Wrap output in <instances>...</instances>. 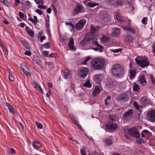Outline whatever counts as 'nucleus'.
<instances>
[{
    "instance_id": "f8f14e48",
    "label": "nucleus",
    "mask_w": 155,
    "mask_h": 155,
    "mask_svg": "<svg viewBox=\"0 0 155 155\" xmlns=\"http://www.w3.org/2000/svg\"><path fill=\"white\" fill-rule=\"evenodd\" d=\"M74 40L72 38H71L69 40L68 46L70 50L73 51H75L76 48L74 46Z\"/></svg>"
},
{
    "instance_id": "c756f323",
    "label": "nucleus",
    "mask_w": 155,
    "mask_h": 155,
    "mask_svg": "<svg viewBox=\"0 0 155 155\" xmlns=\"http://www.w3.org/2000/svg\"><path fill=\"white\" fill-rule=\"evenodd\" d=\"M20 69L27 76H29L31 75V73L25 70V68L22 66H20Z\"/></svg>"
},
{
    "instance_id": "20e7f679",
    "label": "nucleus",
    "mask_w": 155,
    "mask_h": 155,
    "mask_svg": "<svg viewBox=\"0 0 155 155\" xmlns=\"http://www.w3.org/2000/svg\"><path fill=\"white\" fill-rule=\"evenodd\" d=\"M78 75L82 79H84L89 72V70L87 67H81L79 70Z\"/></svg>"
},
{
    "instance_id": "f704fd0d",
    "label": "nucleus",
    "mask_w": 155,
    "mask_h": 155,
    "mask_svg": "<svg viewBox=\"0 0 155 155\" xmlns=\"http://www.w3.org/2000/svg\"><path fill=\"white\" fill-rule=\"evenodd\" d=\"M92 43L101 49H103L104 48V47L103 46L99 44L98 42L96 41H92Z\"/></svg>"
},
{
    "instance_id": "412c9836",
    "label": "nucleus",
    "mask_w": 155,
    "mask_h": 155,
    "mask_svg": "<svg viewBox=\"0 0 155 155\" xmlns=\"http://www.w3.org/2000/svg\"><path fill=\"white\" fill-rule=\"evenodd\" d=\"M84 3L87 6L91 8H93L98 5V4L96 3H91L89 2L88 0H85L84 2Z\"/></svg>"
},
{
    "instance_id": "603ef678",
    "label": "nucleus",
    "mask_w": 155,
    "mask_h": 155,
    "mask_svg": "<svg viewBox=\"0 0 155 155\" xmlns=\"http://www.w3.org/2000/svg\"><path fill=\"white\" fill-rule=\"evenodd\" d=\"M136 141L139 144H142L144 142V141L142 139H137L136 140Z\"/></svg>"
},
{
    "instance_id": "9b49d317",
    "label": "nucleus",
    "mask_w": 155,
    "mask_h": 155,
    "mask_svg": "<svg viewBox=\"0 0 155 155\" xmlns=\"http://www.w3.org/2000/svg\"><path fill=\"white\" fill-rule=\"evenodd\" d=\"M123 29L125 31H130L132 34H135L136 33V31L137 29V27H122Z\"/></svg>"
},
{
    "instance_id": "052dcab7",
    "label": "nucleus",
    "mask_w": 155,
    "mask_h": 155,
    "mask_svg": "<svg viewBox=\"0 0 155 155\" xmlns=\"http://www.w3.org/2000/svg\"><path fill=\"white\" fill-rule=\"evenodd\" d=\"M67 39H65V38H63L62 37H61L60 38V41L62 42V43H64V44H65L66 43H65V41Z\"/></svg>"
},
{
    "instance_id": "9d476101",
    "label": "nucleus",
    "mask_w": 155,
    "mask_h": 155,
    "mask_svg": "<svg viewBox=\"0 0 155 155\" xmlns=\"http://www.w3.org/2000/svg\"><path fill=\"white\" fill-rule=\"evenodd\" d=\"M133 113V110L131 109H129L123 115L122 117L123 119L127 121L129 120L130 117H132Z\"/></svg>"
},
{
    "instance_id": "e433bc0d",
    "label": "nucleus",
    "mask_w": 155,
    "mask_h": 155,
    "mask_svg": "<svg viewBox=\"0 0 155 155\" xmlns=\"http://www.w3.org/2000/svg\"><path fill=\"white\" fill-rule=\"evenodd\" d=\"M110 97L107 96L104 100V104L106 106H108L110 102Z\"/></svg>"
},
{
    "instance_id": "3c124183",
    "label": "nucleus",
    "mask_w": 155,
    "mask_h": 155,
    "mask_svg": "<svg viewBox=\"0 0 155 155\" xmlns=\"http://www.w3.org/2000/svg\"><path fill=\"white\" fill-rule=\"evenodd\" d=\"M36 124L38 128L42 129L43 128V126L41 124L38 123L37 121H36Z\"/></svg>"
},
{
    "instance_id": "79ce46f5",
    "label": "nucleus",
    "mask_w": 155,
    "mask_h": 155,
    "mask_svg": "<svg viewBox=\"0 0 155 155\" xmlns=\"http://www.w3.org/2000/svg\"><path fill=\"white\" fill-rule=\"evenodd\" d=\"M140 88L139 86L137 84H135L133 87V91H134L137 92Z\"/></svg>"
},
{
    "instance_id": "6e6d98bb",
    "label": "nucleus",
    "mask_w": 155,
    "mask_h": 155,
    "mask_svg": "<svg viewBox=\"0 0 155 155\" xmlns=\"http://www.w3.org/2000/svg\"><path fill=\"white\" fill-rule=\"evenodd\" d=\"M69 116L70 119L72 121H74L75 120V118L74 115L72 114H69Z\"/></svg>"
},
{
    "instance_id": "7c9ffc66",
    "label": "nucleus",
    "mask_w": 155,
    "mask_h": 155,
    "mask_svg": "<svg viewBox=\"0 0 155 155\" xmlns=\"http://www.w3.org/2000/svg\"><path fill=\"white\" fill-rule=\"evenodd\" d=\"M151 135V133L147 130H143L141 133V137H145V135L147 136Z\"/></svg>"
},
{
    "instance_id": "7ed1b4c3",
    "label": "nucleus",
    "mask_w": 155,
    "mask_h": 155,
    "mask_svg": "<svg viewBox=\"0 0 155 155\" xmlns=\"http://www.w3.org/2000/svg\"><path fill=\"white\" fill-rule=\"evenodd\" d=\"M136 63L142 68H145L148 66L149 64V62L147 57H146L143 59L139 60L138 57L135 59Z\"/></svg>"
},
{
    "instance_id": "c9c22d12",
    "label": "nucleus",
    "mask_w": 155,
    "mask_h": 155,
    "mask_svg": "<svg viewBox=\"0 0 155 155\" xmlns=\"http://www.w3.org/2000/svg\"><path fill=\"white\" fill-rule=\"evenodd\" d=\"M136 71H135L132 70L130 71L129 73L130 74V77L131 79L134 78V76L136 74Z\"/></svg>"
},
{
    "instance_id": "8fccbe9b",
    "label": "nucleus",
    "mask_w": 155,
    "mask_h": 155,
    "mask_svg": "<svg viewBox=\"0 0 155 155\" xmlns=\"http://www.w3.org/2000/svg\"><path fill=\"white\" fill-rule=\"evenodd\" d=\"M37 4L43 5L44 4V1L43 0H35Z\"/></svg>"
},
{
    "instance_id": "58836bf2",
    "label": "nucleus",
    "mask_w": 155,
    "mask_h": 155,
    "mask_svg": "<svg viewBox=\"0 0 155 155\" xmlns=\"http://www.w3.org/2000/svg\"><path fill=\"white\" fill-rule=\"evenodd\" d=\"M116 0H105L106 3L108 5H113L115 3Z\"/></svg>"
},
{
    "instance_id": "c03bdc74",
    "label": "nucleus",
    "mask_w": 155,
    "mask_h": 155,
    "mask_svg": "<svg viewBox=\"0 0 155 155\" xmlns=\"http://www.w3.org/2000/svg\"><path fill=\"white\" fill-rule=\"evenodd\" d=\"M150 78L152 81L153 84H155V78H154L153 75H150Z\"/></svg>"
},
{
    "instance_id": "4468645a",
    "label": "nucleus",
    "mask_w": 155,
    "mask_h": 155,
    "mask_svg": "<svg viewBox=\"0 0 155 155\" xmlns=\"http://www.w3.org/2000/svg\"><path fill=\"white\" fill-rule=\"evenodd\" d=\"M83 11V6L80 4L76 5L74 10V12L76 14H78Z\"/></svg>"
},
{
    "instance_id": "5701e85b",
    "label": "nucleus",
    "mask_w": 155,
    "mask_h": 155,
    "mask_svg": "<svg viewBox=\"0 0 155 155\" xmlns=\"http://www.w3.org/2000/svg\"><path fill=\"white\" fill-rule=\"evenodd\" d=\"M120 33V30L116 28H114L111 33L112 35L113 36H117Z\"/></svg>"
},
{
    "instance_id": "cd10ccee",
    "label": "nucleus",
    "mask_w": 155,
    "mask_h": 155,
    "mask_svg": "<svg viewBox=\"0 0 155 155\" xmlns=\"http://www.w3.org/2000/svg\"><path fill=\"white\" fill-rule=\"evenodd\" d=\"M104 141L105 142L107 146L112 144L113 143V140L112 139L109 138H106L104 139Z\"/></svg>"
},
{
    "instance_id": "37998d69",
    "label": "nucleus",
    "mask_w": 155,
    "mask_h": 155,
    "mask_svg": "<svg viewBox=\"0 0 155 155\" xmlns=\"http://www.w3.org/2000/svg\"><path fill=\"white\" fill-rule=\"evenodd\" d=\"M86 148L84 147L83 148L80 150V153L81 155H87L86 151Z\"/></svg>"
},
{
    "instance_id": "a18cd8bd",
    "label": "nucleus",
    "mask_w": 155,
    "mask_h": 155,
    "mask_svg": "<svg viewBox=\"0 0 155 155\" xmlns=\"http://www.w3.org/2000/svg\"><path fill=\"white\" fill-rule=\"evenodd\" d=\"M91 59V58L90 57H87L82 62L81 64H86L87 62Z\"/></svg>"
},
{
    "instance_id": "c85d7f7f",
    "label": "nucleus",
    "mask_w": 155,
    "mask_h": 155,
    "mask_svg": "<svg viewBox=\"0 0 155 155\" xmlns=\"http://www.w3.org/2000/svg\"><path fill=\"white\" fill-rule=\"evenodd\" d=\"M33 85L34 86L35 89H38V90L40 91L43 94H44L43 92V90L41 87L37 83L35 82H34L33 84Z\"/></svg>"
},
{
    "instance_id": "f3484780",
    "label": "nucleus",
    "mask_w": 155,
    "mask_h": 155,
    "mask_svg": "<svg viewBox=\"0 0 155 155\" xmlns=\"http://www.w3.org/2000/svg\"><path fill=\"white\" fill-rule=\"evenodd\" d=\"M140 83L143 86L146 85L147 84V81L145 78V76L144 74H141L140 76Z\"/></svg>"
},
{
    "instance_id": "09e8293b",
    "label": "nucleus",
    "mask_w": 155,
    "mask_h": 155,
    "mask_svg": "<svg viewBox=\"0 0 155 155\" xmlns=\"http://www.w3.org/2000/svg\"><path fill=\"white\" fill-rule=\"evenodd\" d=\"M27 33L31 37H33L34 36V33L33 31L31 30H30L29 31H27Z\"/></svg>"
},
{
    "instance_id": "bf43d9fd",
    "label": "nucleus",
    "mask_w": 155,
    "mask_h": 155,
    "mask_svg": "<svg viewBox=\"0 0 155 155\" xmlns=\"http://www.w3.org/2000/svg\"><path fill=\"white\" fill-rule=\"evenodd\" d=\"M57 56V54L56 53H51L49 55L48 57L51 58H55Z\"/></svg>"
},
{
    "instance_id": "473e14b6",
    "label": "nucleus",
    "mask_w": 155,
    "mask_h": 155,
    "mask_svg": "<svg viewBox=\"0 0 155 155\" xmlns=\"http://www.w3.org/2000/svg\"><path fill=\"white\" fill-rule=\"evenodd\" d=\"M116 17L117 20L120 22H123L124 21V19L123 17L120 14L116 15Z\"/></svg>"
},
{
    "instance_id": "49530a36",
    "label": "nucleus",
    "mask_w": 155,
    "mask_h": 155,
    "mask_svg": "<svg viewBox=\"0 0 155 155\" xmlns=\"http://www.w3.org/2000/svg\"><path fill=\"white\" fill-rule=\"evenodd\" d=\"M43 46L45 48L48 49L50 48L51 45L49 43L47 42L43 45Z\"/></svg>"
},
{
    "instance_id": "aec40b11",
    "label": "nucleus",
    "mask_w": 155,
    "mask_h": 155,
    "mask_svg": "<svg viewBox=\"0 0 155 155\" xmlns=\"http://www.w3.org/2000/svg\"><path fill=\"white\" fill-rule=\"evenodd\" d=\"M147 98L146 96L141 97L140 99V103L144 106L147 104Z\"/></svg>"
},
{
    "instance_id": "ea45409f",
    "label": "nucleus",
    "mask_w": 155,
    "mask_h": 155,
    "mask_svg": "<svg viewBox=\"0 0 155 155\" xmlns=\"http://www.w3.org/2000/svg\"><path fill=\"white\" fill-rule=\"evenodd\" d=\"M83 86L87 87L90 88L91 87L92 85L90 81H87L83 84Z\"/></svg>"
},
{
    "instance_id": "6ab92c4d",
    "label": "nucleus",
    "mask_w": 155,
    "mask_h": 155,
    "mask_svg": "<svg viewBox=\"0 0 155 155\" xmlns=\"http://www.w3.org/2000/svg\"><path fill=\"white\" fill-rule=\"evenodd\" d=\"M101 91L98 86H96L92 92V94L94 97H95L97 94L101 93Z\"/></svg>"
},
{
    "instance_id": "680f3d73",
    "label": "nucleus",
    "mask_w": 155,
    "mask_h": 155,
    "mask_svg": "<svg viewBox=\"0 0 155 155\" xmlns=\"http://www.w3.org/2000/svg\"><path fill=\"white\" fill-rule=\"evenodd\" d=\"M38 8L40 9H45L47 8V7L45 5H39L38 6Z\"/></svg>"
},
{
    "instance_id": "1a4fd4ad",
    "label": "nucleus",
    "mask_w": 155,
    "mask_h": 155,
    "mask_svg": "<svg viewBox=\"0 0 155 155\" xmlns=\"http://www.w3.org/2000/svg\"><path fill=\"white\" fill-rule=\"evenodd\" d=\"M86 22V21L85 19L80 20L75 25L76 30L78 31L81 30L85 24Z\"/></svg>"
},
{
    "instance_id": "864d4df0",
    "label": "nucleus",
    "mask_w": 155,
    "mask_h": 155,
    "mask_svg": "<svg viewBox=\"0 0 155 155\" xmlns=\"http://www.w3.org/2000/svg\"><path fill=\"white\" fill-rule=\"evenodd\" d=\"M49 51H44L42 52V54L45 57H48L49 56Z\"/></svg>"
},
{
    "instance_id": "e2e57ef3",
    "label": "nucleus",
    "mask_w": 155,
    "mask_h": 155,
    "mask_svg": "<svg viewBox=\"0 0 155 155\" xmlns=\"http://www.w3.org/2000/svg\"><path fill=\"white\" fill-rule=\"evenodd\" d=\"M134 106L135 107L136 109H137L138 110H139L138 104L137 102L135 101L134 103Z\"/></svg>"
},
{
    "instance_id": "4be33fe9",
    "label": "nucleus",
    "mask_w": 155,
    "mask_h": 155,
    "mask_svg": "<svg viewBox=\"0 0 155 155\" xmlns=\"http://www.w3.org/2000/svg\"><path fill=\"white\" fill-rule=\"evenodd\" d=\"M33 146L36 149H38L41 147V145L40 142L36 140H35L33 142Z\"/></svg>"
},
{
    "instance_id": "72a5a7b5",
    "label": "nucleus",
    "mask_w": 155,
    "mask_h": 155,
    "mask_svg": "<svg viewBox=\"0 0 155 155\" xmlns=\"http://www.w3.org/2000/svg\"><path fill=\"white\" fill-rule=\"evenodd\" d=\"M0 46L2 48V49L3 51L4 52V53L7 54H8V51L6 48H5L3 44H2L0 41Z\"/></svg>"
},
{
    "instance_id": "4c0bfd02",
    "label": "nucleus",
    "mask_w": 155,
    "mask_h": 155,
    "mask_svg": "<svg viewBox=\"0 0 155 155\" xmlns=\"http://www.w3.org/2000/svg\"><path fill=\"white\" fill-rule=\"evenodd\" d=\"M65 25H68L71 28L70 31H72L74 30V26L71 23H68L67 22H65Z\"/></svg>"
},
{
    "instance_id": "a878e982",
    "label": "nucleus",
    "mask_w": 155,
    "mask_h": 155,
    "mask_svg": "<svg viewBox=\"0 0 155 155\" xmlns=\"http://www.w3.org/2000/svg\"><path fill=\"white\" fill-rule=\"evenodd\" d=\"M125 40L129 43L133 42V38L130 35H128L125 37Z\"/></svg>"
},
{
    "instance_id": "de8ad7c7",
    "label": "nucleus",
    "mask_w": 155,
    "mask_h": 155,
    "mask_svg": "<svg viewBox=\"0 0 155 155\" xmlns=\"http://www.w3.org/2000/svg\"><path fill=\"white\" fill-rule=\"evenodd\" d=\"M86 40L85 38H84L80 42V44L81 46H84L86 43Z\"/></svg>"
},
{
    "instance_id": "5fc2aeb1",
    "label": "nucleus",
    "mask_w": 155,
    "mask_h": 155,
    "mask_svg": "<svg viewBox=\"0 0 155 155\" xmlns=\"http://www.w3.org/2000/svg\"><path fill=\"white\" fill-rule=\"evenodd\" d=\"M9 80L12 82H13L14 81V78L11 74H9Z\"/></svg>"
},
{
    "instance_id": "a211bd4d",
    "label": "nucleus",
    "mask_w": 155,
    "mask_h": 155,
    "mask_svg": "<svg viewBox=\"0 0 155 155\" xmlns=\"http://www.w3.org/2000/svg\"><path fill=\"white\" fill-rule=\"evenodd\" d=\"M72 74L71 71L68 69H66L64 72V75L66 79L70 78H71Z\"/></svg>"
},
{
    "instance_id": "f03ea898",
    "label": "nucleus",
    "mask_w": 155,
    "mask_h": 155,
    "mask_svg": "<svg viewBox=\"0 0 155 155\" xmlns=\"http://www.w3.org/2000/svg\"><path fill=\"white\" fill-rule=\"evenodd\" d=\"M105 62L103 58H94L91 62V68L94 70H102L104 67Z\"/></svg>"
},
{
    "instance_id": "393cba45",
    "label": "nucleus",
    "mask_w": 155,
    "mask_h": 155,
    "mask_svg": "<svg viewBox=\"0 0 155 155\" xmlns=\"http://www.w3.org/2000/svg\"><path fill=\"white\" fill-rule=\"evenodd\" d=\"M6 105L8 107L9 110L11 113L13 114L15 113V110H14L13 107L9 103L7 102L6 103Z\"/></svg>"
},
{
    "instance_id": "423d86ee",
    "label": "nucleus",
    "mask_w": 155,
    "mask_h": 155,
    "mask_svg": "<svg viewBox=\"0 0 155 155\" xmlns=\"http://www.w3.org/2000/svg\"><path fill=\"white\" fill-rule=\"evenodd\" d=\"M128 132L130 136L137 138L140 137V134L138 130L135 128H132L128 130Z\"/></svg>"
},
{
    "instance_id": "13d9d810",
    "label": "nucleus",
    "mask_w": 155,
    "mask_h": 155,
    "mask_svg": "<svg viewBox=\"0 0 155 155\" xmlns=\"http://www.w3.org/2000/svg\"><path fill=\"white\" fill-rule=\"evenodd\" d=\"M129 134L128 133V134L125 133L124 134V135L126 138H127V139L128 140H130L131 139V137L130 136H129Z\"/></svg>"
},
{
    "instance_id": "0e129e2a",
    "label": "nucleus",
    "mask_w": 155,
    "mask_h": 155,
    "mask_svg": "<svg viewBox=\"0 0 155 155\" xmlns=\"http://www.w3.org/2000/svg\"><path fill=\"white\" fill-rule=\"evenodd\" d=\"M18 15L21 18H23L24 17V14L23 13L21 12H19L18 13Z\"/></svg>"
},
{
    "instance_id": "69168bd1",
    "label": "nucleus",
    "mask_w": 155,
    "mask_h": 155,
    "mask_svg": "<svg viewBox=\"0 0 155 155\" xmlns=\"http://www.w3.org/2000/svg\"><path fill=\"white\" fill-rule=\"evenodd\" d=\"M152 46L153 52L155 54V42L153 43Z\"/></svg>"
},
{
    "instance_id": "bb28decb",
    "label": "nucleus",
    "mask_w": 155,
    "mask_h": 155,
    "mask_svg": "<svg viewBox=\"0 0 155 155\" xmlns=\"http://www.w3.org/2000/svg\"><path fill=\"white\" fill-rule=\"evenodd\" d=\"M22 45L25 47L26 50L29 49L30 48V45L29 44L25 41H22L21 42Z\"/></svg>"
},
{
    "instance_id": "b1692460",
    "label": "nucleus",
    "mask_w": 155,
    "mask_h": 155,
    "mask_svg": "<svg viewBox=\"0 0 155 155\" xmlns=\"http://www.w3.org/2000/svg\"><path fill=\"white\" fill-rule=\"evenodd\" d=\"M28 15L29 18L28 19V20L30 21L32 23L35 25L38 22V18L37 16H34V19H33L32 18L30 17L31 15L30 14H28Z\"/></svg>"
},
{
    "instance_id": "f257e3e1",
    "label": "nucleus",
    "mask_w": 155,
    "mask_h": 155,
    "mask_svg": "<svg viewBox=\"0 0 155 155\" xmlns=\"http://www.w3.org/2000/svg\"><path fill=\"white\" fill-rule=\"evenodd\" d=\"M125 72L124 67L119 64L113 65L111 68V72L113 76L117 78H120L124 76Z\"/></svg>"
},
{
    "instance_id": "0eeeda50",
    "label": "nucleus",
    "mask_w": 155,
    "mask_h": 155,
    "mask_svg": "<svg viewBox=\"0 0 155 155\" xmlns=\"http://www.w3.org/2000/svg\"><path fill=\"white\" fill-rule=\"evenodd\" d=\"M147 119L152 122H155V110H152L147 114Z\"/></svg>"
},
{
    "instance_id": "2eb2a0df",
    "label": "nucleus",
    "mask_w": 155,
    "mask_h": 155,
    "mask_svg": "<svg viewBox=\"0 0 155 155\" xmlns=\"http://www.w3.org/2000/svg\"><path fill=\"white\" fill-rule=\"evenodd\" d=\"M99 28V26H94L93 25H91L90 27V33L94 35L98 31Z\"/></svg>"
},
{
    "instance_id": "338daca9",
    "label": "nucleus",
    "mask_w": 155,
    "mask_h": 155,
    "mask_svg": "<svg viewBox=\"0 0 155 155\" xmlns=\"http://www.w3.org/2000/svg\"><path fill=\"white\" fill-rule=\"evenodd\" d=\"M24 54L26 55L30 56L31 55V53L30 51H27L25 52Z\"/></svg>"
},
{
    "instance_id": "774afa93",
    "label": "nucleus",
    "mask_w": 155,
    "mask_h": 155,
    "mask_svg": "<svg viewBox=\"0 0 155 155\" xmlns=\"http://www.w3.org/2000/svg\"><path fill=\"white\" fill-rule=\"evenodd\" d=\"M35 12L40 15H41L43 14V12L40 9H37L36 10Z\"/></svg>"
},
{
    "instance_id": "2f4dec72",
    "label": "nucleus",
    "mask_w": 155,
    "mask_h": 155,
    "mask_svg": "<svg viewBox=\"0 0 155 155\" xmlns=\"http://www.w3.org/2000/svg\"><path fill=\"white\" fill-rule=\"evenodd\" d=\"M109 38L106 37V36L103 35L102 38L101 39V41L103 43H106L110 40Z\"/></svg>"
},
{
    "instance_id": "39448f33",
    "label": "nucleus",
    "mask_w": 155,
    "mask_h": 155,
    "mask_svg": "<svg viewBox=\"0 0 155 155\" xmlns=\"http://www.w3.org/2000/svg\"><path fill=\"white\" fill-rule=\"evenodd\" d=\"M118 82H116L115 80L110 79L108 80L106 84L107 87L108 89L111 90H114Z\"/></svg>"
},
{
    "instance_id": "6e6552de",
    "label": "nucleus",
    "mask_w": 155,
    "mask_h": 155,
    "mask_svg": "<svg viewBox=\"0 0 155 155\" xmlns=\"http://www.w3.org/2000/svg\"><path fill=\"white\" fill-rule=\"evenodd\" d=\"M129 95L126 93L120 94L117 97V99L118 101L123 102L129 99Z\"/></svg>"
},
{
    "instance_id": "4d7b16f0",
    "label": "nucleus",
    "mask_w": 155,
    "mask_h": 155,
    "mask_svg": "<svg viewBox=\"0 0 155 155\" xmlns=\"http://www.w3.org/2000/svg\"><path fill=\"white\" fill-rule=\"evenodd\" d=\"M147 17H144L142 20V22L144 24L146 25L147 24Z\"/></svg>"
},
{
    "instance_id": "ddd939ff",
    "label": "nucleus",
    "mask_w": 155,
    "mask_h": 155,
    "mask_svg": "<svg viewBox=\"0 0 155 155\" xmlns=\"http://www.w3.org/2000/svg\"><path fill=\"white\" fill-rule=\"evenodd\" d=\"M103 78V75L102 74H97L94 77V80L98 84H100Z\"/></svg>"
},
{
    "instance_id": "a19ab883",
    "label": "nucleus",
    "mask_w": 155,
    "mask_h": 155,
    "mask_svg": "<svg viewBox=\"0 0 155 155\" xmlns=\"http://www.w3.org/2000/svg\"><path fill=\"white\" fill-rule=\"evenodd\" d=\"M0 1L2 3L4 4L7 7H10V4L7 0H0Z\"/></svg>"
},
{
    "instance_id": "dca6fc26",
    "label": "nucleus",
    "mask_w": 155,
    "mask_h": 155,
    "mask_svg": "<svg viewBox=\"0 0 155 155\" xmlns=\"http://www.w3.org/2000/svg\"><path fill=\"white\" fill-rule=\"evenodd\" d=\"M106 127L107 130L112 131L114 130H116L117 126L116 124L111 123L110 124H107Z\"/></svg>"
}]
</instances>
